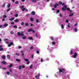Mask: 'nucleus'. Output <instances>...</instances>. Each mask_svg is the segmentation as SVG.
Segmentation results:
<instances>
[{
    "label": "nucleus",
    "instance_id": "nucleus-1",
    "mask_svg": "<svg viewBox=\"0 0 79 79\" xmlns=\"http://www.w3.org/2000/svg\"><path fill=\"white\" fill-rule=\"evenodd\" d=\"M66 9L68 11H70V9L69 8H67V6L64 5V7H63L62 8V11H66Z\"/></svg>",
    "mask_w": 79,
    "mask_h": 79
},
{
    "label": "nucleus",
    "instance_id": "nucleus-2",
    "mask_svg": "<svg viewBox=\"0 0 79 79\" xmlns=\"http://www.w3.org/2000/svg\"><path fill=\"white\" fill-rule=\"evenodd\" d=\"M59 69V74H60L61 73H65V70L64 69Z\"/></svg>",
    "mask_w": 79,
    "mask_h": 79
},
{
    "label": "nucleus",
    "instance_id": "nucleus-3",
    "mask_svg": "<svg viewBox=\"0 0 79 79\" xmlns=\"http://www.w3.org/2000/svg\"><path fill=\"white\" fill-rule=\"evenodd\" d=\"M24 61H27V64H29V63H30V62L29 61V60L27 59H24Z\"/></svg>",
    "mask_w": 79,
    "mask_h": 79
},
{
    "label": "nucleus",
    "instance_id": "nucleus-4",
    "mask_svg": "<svg viewBox=\"0 0 79 79\" xmlns=\"http://www.w3.org/2000/svg\"><path fill=\"white\" fill-rule=\"evenodd\" d=\"M77 53L76 52H75L74 53V55L73 56V57L74 58H76L77 57Z\"/></svg>",
    "mask_w": 79,
    "mask_h": 79
},
{
    "label": "nucleus",
    "instance_id": "nucleus-5",
    "mask_svg": "<svg viewBox=\"0 0 79 79\" xmlns=\"http://www.w3.org/2000/svg\"><path fill=\"white\" fill-rule=\"evenodd\" d=\"M18 34L19 36H20V35H21L22 36H24V34H23V33H21L20 32H18Z\"/></svg>",
    "mask_w": 79,
    "mask_h": 79
},
{
    "label": "nucleus",
    "instance_id": "nucleus-6",
    "mask_svg": "<svg viewBox=\"0 0 79 79\" xmlns=\"http://www.w3.org/2000/svg\"><path fill=\"white\" fill-rule=\"evenodd\" d=\"M12 66H13V64H10V65L7 66V68L9 69H11V67H12Z\"/></svg>",
    "mask_w": 79,
    "mask_h": 79
},
{
    "label": "nucleus",
    "instance_id": "nucleus-7",
    "mask_svg": "<svg viewBox=\"0 0 79 79\" xmlns=\"http://www.w3.org/2000/svg\"><path fill=\"white\" fill-rule=\"evenodd\" d=\"M13 42H10L9 44L8 45V47H11V45H13Z\"/></svg>",
    "mask_w": 79,
    "mask_h": 79
},
{
    "label": "nucleus",
    "instance_id": "nucleus-8",
    "mask_svg": "<svg viewBox=\"0 0 79 79\" xmlns=\"http://www.w3.org/2000/svg\"><path fill=\"white\" fill-rule=\"evenodd\" d=\"M31 15L33 16H34V15H35V12L34 11H32L31 12Z\"/></svg>",
    "mask_w": 79,
    "mask_h": 79
},
{
    "label": "nucleus",
    "instance_id": "nucleus-9",
    "mask_svg": "<svg viewBox=\"0 0 79 79\" xmlns=\"http://www.w3.org/2000/svg\"><path fill=\"white\" fill-rule=\"evenodd\" d=\"M58 5H59V4H55L54 6V8H56V6H58Z\"/></svg>",
    "mask_w": 79,
    "mask_h": 79
},
{
    "label": "nucleus",
    "instance_id": "nucleus-10",
    "mask_svg": "<svg viewBox=\"0 0 79 79\" xmlns=\"http://www.w3.org/2000/svg\"><path fill=\"white\" fill-rule=\"evenodd\" d=\"M18 21H19V20L17 19L14 20V22H15V23H17V22H18Z\"/></svg>",
    "mask_w": 79,
    "mask_h": 79
},
{
    "label": "nucleus",
    "instance_id": "nucleus-11",
    "mask_svg": "<svg viewBox=\"0 0 79 79\" xmlns=\"http://www.w3.org/2000/svg\"><path fill=\"white\" fill-rule=\"evenodd\" d=\"M8 24L7 23H6V24H4L3 26L4 27H7V26H8Z\"/></svg>",
    "mask_w": 79,
    "mask_h": 79
},
{
    "label": "nucleus",
    "instance_id": "nucleus-12",
    "mask_svg": "<svg viewBox=\"0 0 79 79\" xmlns=\"http://www.w3.org/2000/svg\"><path fill=\"white\" fill-rule=\"evenodd\" d=\"M15 19V18H12L11 19H9V21H13Z\"/></svg>",
    "mask_w": 79,
    "mask_h": 79
},
{
    "label": "nucleus",
    "instance_id": "nucleus-13",
    "mask_svg": "<svg viewBox=\"0 0 79 79\" xmlns=\"http://www.w3.org/2000/svg\"><path fill=\"white\" fill-rule=\"evenodd\" d=\"M1 63H2V64H6V63L5 62V61H3L2 62H1Z\"/></svg>",
    "mask_w": 79,
    "mask_h": 79
},
{
    "label": "nucleus",
    "instance_id": "nucleus-14",
    "mask_svg": "<svg viewBox=\"0 0 79 79\" xmlns=\"http://www.w3.org/2000/svg\"><path fill=\"white\" fill-rule=\"evenodd\" d=\"M22 39H26V37L25 36H24L22 37Z\"/></svg>",
    "mask_w": 79,
    "mask_h": 79
},
{
    "label": "nucleus",
    "instance_id": "nucleus-15",
    "mask_svg": "<svg viewBox=\"0 0 79 79\" xmlns=\"http://www.w3.org/2000/svg\"><path fill=\"white\" fill-rule=\"evenodd\" d=\"M7 59H10V55H7Z\"/></svg>",
    "mask_w": 79,
    "mask_h": 79
},
{
    "label": "nucleus",
    "instance_id": "nucleus-16",
    "mask_svg": "<svg viewBox=\"0 0 79 79\" xmlns=\"http://www.w3.org/2000/svg\"><path fill=\"white\" fill-rule=\"evenodd\" d=\"M2 59H3V60H4V59H5V56L3 55L2 57Z\"/></svg>",
    "mask_w": 79,
    "mask_h": 79
},
{
    "label": "nucleus",
    "instance_id": "nucleus-17",
    "mask_svg": "<svg viewBox=\"0 0 79 79\" xmlns=\"http://www.w3.org/2000/svg\"><path fill=\"white\" fill-rule=\"evenodd\" d=\"M73 54V51L71 50V52L70 53V55H72Z\"/></svg>",
    "mask_w": 79,
    "mask_h": 79
},
{
    "label": "nucleus",
    "instance_id": "nucleus-18",
    "mask_svg": "<svg viewBox=\"0 0 79 79\" xmlns=\"http://www.w3.org/2000/svg\"><path fill=\"white\" fill-rule=\"evenodd\" d=\"M11 6V3H9L8 4V8H9Z\"/></svg>",
    "mask_w": 79,
    "mask_h": 79
},
{
    "label": "nucleus",
    "instance_id": "nucleus-19",
    "mask_svg": "<svg viewBox=\"0 0 79 79\" xmlns=\"http://www.w3.org/2000/svg\"><path fill=\"white\" fill-rule=\"evenodd\" d=\"M74 31L75 32H77V28H75L74 29Z\"/></svg>",
    "mask_w": 79,
    "mask_h": 79
},
{
    "label": "nucleus",
    "instance_id": "nucleus-20",
    "mask_svg": "<svg viewBox=\"0 0 79 79\" xmlns=\"http://www.w3.org/2000/svg\"><path fill=\"white\" fill-rule=\"evenodd\" d=\"M61 27L62 29H64V26L62 24L61 25Z\"/></svg>",
    "mask_w": 79,
    "mask_h": 79
},
{
    "label": "nucleus",
    "instance_id": "nucleus-21",
    "mask_svg": "<svg viewBox=\"0 0 79 79\" xmlns=\"http://www.w3.org/2000/svg\"><path fill=\"white\" fill-rule=\"evenodd\" d=\"M25 25L26 26H29V23H25Z\"/></svg>",
    "mask_w": 79,
    "mask_h": 79
},
{
    "label": "nucleus",
    "instance_id": "nucleus-22",
    "mask_svg": "<svg viewBox=\"0 0 79 79\" xmlns=\"http://www.w3.org/2000/svg\"><path fill=\"white\" fill-rule=\"evenodd\" d=\"M22 67V66H19V70H21V69Z\"/></svg>",
    "mask_w": 79,
    "mask_h": 79
},
{
    "label": "nucleus",
    "instance_id": "nucleus-23",
    "mask_svg": "<svg viewBox=\"0 0 79 79\" xmlns=\"http://www.w3.org/2000/svg\"><path fill=\"white\" fill-rule=\"evenodd\" d=\"M28 39L29 40H33V38L32 37H30L28 38Z\"/></svg>",
    "mask_w": 79,
    "mask_h": 79
},
{
    "label": "nucleus",
    "instance_id": "nucleus-24",
    "mask_svg": "<svg viewBox=\"0 0 79 79\" xmlns=\"http://www.w3.org/2000/svg\"><path fill=\"white\" fill-rule=\"evenodd\" d=\"M21 53H22V56H24V53L23 52V51H22L21 52Z\"/></svg>",
    "mask_w": 79,
    "mask_h": 79
},
{
    "label": "nucleus",
    "instance_id": "nucleus-25",
    "mask_svg": "<svg viewBox=\"0 0 79 79\" xmlns=\"http://www.w3.org/2000/svg\"><path fill=\"white\" fill-rule=\"evenodd\" d=\"M3 17L4 18H7V17L6 15H3Z\"/></svg>",
    "mask_w": 79,
    "mask_h": 79
},
{
    "label": "nucleus",
    "instance_id": "nucleus-26",
    "mask_svg": "<svg viewBox=\"0 0 79 79\" xmlns=\"http://www.w3.org/2000/svg\"><path fill=\"white\" fill-rule=\"evenodd\" d=\"M32 29H29L28 30V32H31V31H32Z\"/></svg>",
    "mask_w": 79,
    "mask_h": 79
},
{
    "label": "nucleus",
    "instance_id": "nucleus-27",
    "mask_svg": "<svg viewBox=\"0 0 79 79\" xmlns=\"http://www.w3.org/2000/svg\"><path fill=\"white\" fill-rule=\"evenodd\" d=\"M32 2H34V3H35V2H37L36 0H32Z\"/></svg>",
    "mask_w": 79,
    "mask_h": 79
},
{
    "label": "nucleus",
    "instance_id": "nucleus-28",
    "mask_svg": "<svg viewBox=\"0 0 79 79\" xmlns=\"http://www.w3.org/2000/svg\"><path fill=\"white\" fill-rule=\"evenodd\" d=\"M73 16V13H71L69 15V16Z\"/></svg>",
    "mask_w": 79,
    "mask_h": 79
},
{
    "label": "nucleus",
    "instance_id": "nucleus-29",
    "mask_svg": "<svg viewBox=\"0 0 79 79\" xmlns=\"http://www.w3.org/2000/svg\"><path fill=\"white\" fill-rule=\"evenodd\" d=\"M33 18H30V21L31 22H32L33 21Z\"/></svg>",
    "mask_w": 79,
    "mask_h": 79
},
{
    "label": "nucleus",
    "instance_id": "nucleus-30",
    "mask_svg": "<svg viewBox=\"0 0 79 79\" xmlns=\"http://www.w3.org/2000/svg\"><path fill=\"white\" fill-rule=\"evenodd\" d=\"M60 13V10H57L56 12V14H57V13Z\"/></svg>",
    "mask_w": 79,
    "mask_h": 79
},
{
    "label": "nucleus",
    "instance_id": "nucleus-31",
    "mask_svg": "<svg viewBox=\"0 0 79 79\" xmlns=\"http://www.w3.org/2000/svg\"><path fill=\"white\" fill-rule=\"evenodd\" d=\"M6 74H7V75H9V74H10V72H9L8 71H7L6 72Z\"/></svg>",
    "mask_w": 79,
    "mask_h": 79
},
{
    "label": "nucleus",
    "instance_id": "nucleus-32",
    "mask_svg": "<svg viewBox=\"0 0 79 79\" xmlns=\"http://www.w3.org/2000/svg\"><path fill=\"white\" fill-rule=\"evenodd\" d=\"M10 34H14V31H10Z\"/></svg>",
    "mask_w": 79,
    "mask_h": 79
},
{
    "label": "nucleus",
    "instance_id": "nucleus-33",
    "mask_svg": "<svg viewBox=\"0 0 79 79\" xmlns=\"http://www.w3.org/2000/svg\"><path fill=\"white\" fill-rule=\"evenodd\" d=\"M2 7H5V3H4V4H3V5H2Z\"/></svg>",
    "mask_w": 79,
    "mask_h": 79
},
{
    "label": "nucleus",
    "instance_id": "nucleus-34",
    "mask_svg": "<svg viewBox=\"0 0 79 79\" xmlns=\"http://www.w3.org/2000/svg\"><path fill=\"white\" fill-rule=\"evenodd\" d=\"M59 5H62V2H61V1H60L59 2Z\"/></svg>",
    "mask_w": 79,
    "mask_h": 79
},
{
    "label": "nucleus",
    "instance_id": "nucleus-35",
    "mask_svg": "<svg viewBox=\"0 0 79 79\" xmlns=\"http://www.w3.org/2000/svg\"><path fill=\"white\" fill-rule=\"evenodd\" d=\"M15 17H18V14H16L15 15Z\"/></svg>",
    "mask_w": 79,
    "mask_h": 79
},
{
    "label": "nucleus",
    "instance_id": "nucleus-36",
    "mask_svg": "<svg viewBox=\"0 0 79 79\" xmlns=\"http://www.w3.org/2000/svg\"><path fill=\"white\" fill-rule=\"evenodd\" d=\"M24 5H23L22 6H21V7H20V8L21 9H23V8H24Z\"/></svg>",
    "mask_w": 79,
    "mask_h": 79
},
{
    "label": "nucleus",
    "instance_id": "nucleus-37",
    "mask_svg": "<svg viewBox=\"0 0 79 79\" xmlns=\"http://www.w3.org/2000/svg\"><path fill=\"white\" fill-rule=\"evenodd\" d=\"M9 71L10 73H12V69H10V70H9Z\"/></svg>",
    "mask_w": 79,
    "mask_h": 79
},
{
    "label": "nucleus",
    "instance_id": "nucleus-38",
    "mask_svg": "<svg viewBox=\"0 0 79 79\" xmlns=\"http://www.w3.org/2000/svg\"><path fill=\"white\" fill-rule=\"evenodd\" d=\"M10 10H11V9H10V8H8L7 10H6V11L7 12H8V11H9Z\"/></svg>",
    "mask_w": 79,
    "mask_h": 79
},
{
    "label": "nucleus",
    "instance_id": "nucleus-39",
    "mask_svg": "<svg viewBox=\"0 0 79 79\" xmlns=\"http://www.w3.org/2000/svg\"><path fill=\"white\" fill-rule=\"evenodd\" d=\"M16 61H18V62H19L20 61V60L18 59H17L16 60Z\"/></svg>",
    "mask_w": 79,
    "mask_h": 79
},
{
    "label": "nucleus",
    "instance_id": "nucleus-40",
    "mask_svg": "<svg viewBox=\"0 0 79 79\" xmlns=\"http://www.w3.org/2000/svg\"><path fill=\"white\" fill-rule=\"evenodd\" d=\"M14 28H15V29H17V28H18V27H17V26H14Z\"/></svg>",
    "mask_w": 79,
    "mask_h": 79
},
{
    "label": "nucleus",
    "instance_id": "nucleus-41",
    "mask_svg": "<svg viewBox=\"0 0 79 79\" xmlns=\"http://www.w3.org/2000/svg\"><path fill=\"white\" fill-rule=\"evenodd\" d=\"M32 68V65L31 64L30 66V69H31Z\"/></svg>",
    "mask_w": 79,
    "mask_h": 79
},
{
    "label": "nucleus",
    "instance_id": "nucleus-42",
    "mask_svg": "<svg viewBox=\"0 0 79 79\" xmlns=\"http://www.w3.org/2000/svg\"><path fill=\"white\" fill-rule=\"evenodd\" d=\"M3 48H0V51H3Z\"/></svg>",
    "mask_w": 79,
    "mask_h": 79
},
{
    "label": "nucleus",
    "instance_id": "nucleus-43",
    "mask_svg": "<svg viewBox=\"0 0 79 79\" xmlns=\"http://www.w3.org/2000/svg\"><path fill=\"white\" fill-rule=\"evenodd\" d=\"M36 22V23H39V20H38V19H37Z\"/></svg>",
    "mask_w": 79,
    "mask_h": 79
},
{
    "label": "nucleus",
    "instance_id": "nucleus-44",
    "mask_svg": "<svg viewBox=\"0 0 79 79\" xmlns=\"http://www.w3.org/2000/svg\"><path fill=\"white\" fill-rule=\"evenodd\" d=\"M19 3L18 1H16L15 2V4H18Z\"/></svg>",
    "mask_w": 79,
    "mask_h": 79
},
{
    "label": "nucleus",
    "instance_id": "nucleus-45",
    "mask_svg": "<svg viewBox=\"0 0 79 79\" xmlns=\"http://www.w3.org/2000/svg\"><path fill=\"white\" fill-rule=\"evenodd\" d=\"M24 24V22H22L21 23V25H22V26H23V25Z\"/></svg>",
    "mask_w": 79,
    "mask_h": 79
},
{
    "label": "nucleus",
    "instance_id": "nucleus-46",
    "mask_svg": "<svg viewBox=\"0 0 79 79\" xmlns=\"http://www.w3.org/2000/svg\"><path fill=\"white\" fill-rule=\"evenodd\" d=\"M52 44H53V45H55V42H52Z\"/></svg>",
    "mask_w": 79,
    "mask_h": 79
},
{
    "label": "nucleus",
    "instance_id": "nucleus-47",
    "mask_svg": "<svg viewBox=\"0 0 79 79\" xmlns=\"http://www.w3.org/2000/svg\"><path fill=\"white\" fill-rule=\"evenodd\" d=\"M34 58V55H32L31 56V58H32V59H33Z\"/></svg>",
    "mask_w": 79,
    "mask_h": 79
},
{
    "label": "nucleus",
    "instance_id": "nucleus-48",
    "mask_svg": "<svg viewBox=\"0 0 79 79\" xmlns=\"http://www.w3.org/2000/svg\"><path fill=\"white\" fill-rule=\"evenodd\" d=\"M51 39L52 40H53L54 38H53V37H51Z\"/></svg>",
    "mask_w": 79,
    "mask_h": 79
},
{
    "label": "nucleus",
    "instance_id": "nucleus-49",
    "mask_svg": "<svg viewBox=\"0 0 79 79\" xmlns=\"http://www.w3.org/2000/svg\"><path fill=\"white\" fill-rule=\"evenodd\" d=\"M25 10H26V8H24L23 9H22V11H24Z\"/></svg>",
    "mask_w": 79,
    "mask_h": 79
},
{
    "label": "nucleus",
    "instance_id": "nucleus-50",
    "mask_svg": "<svg viewBox=\"0 0 79 79\" xmlns=\"http://www.w3.org/2000/svg\"><path fill=\"white\" fill-rule=\"evenodd\" d=\"M22 48V47L21 46H19L18 47V48L19 49H20V48Z\"/></svg>",
    "mask_w": 79,
    "mask_h": 79
},
{
    "label": "nucleus",
    "instance_id": "nucleus-51",
    "mask_svg": "<svg viewBox=\"0 0 79 79\" xmlns=\"http://www.w3.org/2000/svg\"><path fill=\"white\" fill-rule=\"evenodd\" d=\"M34 48L32 46L30 48V49L31 50H32V49H33Z\"/></svg>",
    "mask_w": 79,
    "mask_h": 79
},
{
    "label": "nucleus",
    "instance_id": "nucleus-52",
    "mask_svg": "<svg viewBox=\"0 0 79 79\" xmlns=\"http://www.w3.org/2000/svg\"><path fill=\"white\" fill-rule=\"evenodd\" d=\"M60 18H61L62 17V15H61V14H60Z\"/></svg>",
    "mask_w": 79,
    "mask_h": 79
},
{
    "label": "nucleus",
    "instance_id": "nucleus-53",
    "mask_svg": "<svg viewBox=\"0 0 79 79\" xmlns=\"http://www.w3.org/2000/svg\"><path fill=\"white\" fill-rule=\"evenodd\" d=\"M66 23H68L69 22V20H66Z\"/></svg>",
    "mask_w": 79,
    "mask_h": 79
},
{
    "label": "nucleus",
    "instance_id": "nucleus-54",
    "mask_svg": "<svg viewBox=\"0 0 79 79\" xmlns=\"http://www.w3.org/2000/svg\"><path fill=\"white\" fill-rule=\"evenodd\" d=\"M32 32L33 33H35V31L34 30L32 31Z\"/></svg>",
    "mask_w": 79,
    "mask_h": 79
},
{
    "label": "nucleus",
    "instance_id": "nucleus-55",
    "mask_svg": "<svg viewBox=\"0 0 79 79\" xmlns=\"http://www.w3.org/2000/svg\"><path fill=\"white\" fill-rule=\"evenodd\" d=\"M36 53H38V54L39 53V51L38 50L37 51Z\"/></svg>",
    "mask_w": 79,
    "mask_h": 79
},
{
    "label": "nucleus",
    "instance_id": "nucleus-56",
    "mask_svg": "<svg viewBox=\"0 0 79 79\" xmlns=\"http://www.w3.org/2000/svg\"><path fill=\"white\" fill-rule=\"evenodd\" d=\"M65 4L64 3H62V6H63Z\"/></svg>",
    "mask_w": 79,
    "mask_h": 79
},
{
    "label": "nucleus",
    "instance_id": "nucleus-57",
    "mask_svg": "<svg viewBox=\"0 0 79 79\" xmlns=\"http://www.w3.org/2000/svg\"><path fill=\"white\" fill-rule=\"evenodd\" d=\"M2 69H4V70H5L6 69V68H2Z\"/></svg>",
    "mask_w": 79,
    "mask_h": 79
},
{
    "label": "nucleus",
    "instance_id": "nucleus-58",
    "mask_svg": "<svg viewBox=\"0 0 79 79\" xmlns=\"http://www.w3.org/2000/svg\"><path fill=\"white\" fill-rule=\"evenodd\" d=\"M6 44H9V42H8V41H6V42H5Z\"/></svg>",
    "mask_w": 79,
    "mask_h": 79
},
{
    "label": "nucleus",
    "instance_id": "nucleus-59",
    "mask_svg": "<svg viewBox=\"0 0 79 79\" xmlns=\"http://www.w3.org/2000/svg\"><path fill=\"white\" fill-rule=\"evenodd\" d=\"M29 15H29V14H27V16H29Z\"/></svg>",
    "mask_w": 79,
    "mask_h": 79
},
{
    "label": "nucleus",
    "instance_id": "nucleus-60",
    "mask_svg": "<svg viewBox=\"0 0 79 79\" xmlns=\"http://www.w3.org/2000/svg\"><path fill=\"white\" fill-rule=\"evenodd\" d=\"M35 77L37 79H38V76L37 75H36L35 76Z\"/></svg>",
    "mask_w": 79,
    "mask_h": 79
},
{
    "label": "nucleus",
    "instance_id": "nucleus-61",
    "mask_svg": "<svg viewBox=\"0 0 79 79\" xmlns=\"http://www.w3.org/2000/svg\"><path fill=\"white\" fill-rule=\"evenodd\" d=\"M2 45H0V48H2Z\"/></svg>",
    "mask_w": 79,
    "mask_h": 79
},
{
    "label": "nucleus",
    "instance_id": "nucleus-62",
    "mask_svg": "<svg viewBox=\"0 0 79 79\" xmlns=\"http://www.w3.org/2000/svg\"><path fill=\"white\" fill-rule=\"evenodd\" d=\"M41 62H42L43 61V59H41Z\"/></svg>",
    "mask_w": 79,
    "mask_h": 79
},
{
    "label": "nucleus",
    "instance_id": "nucleus-63",
    "mask_svg": "<svg viewBox=\"0 0 79 79\" xmlns=\"http://www.w3.org/2000/svg\"><path fill=\"white\" fill-rule=\"evenodd\" d=\"M14 22H12L11 23V24H14Z\"/></svg>",
    "mask_w": 79,
    "mask_h": 79
},
{
    "label": "nucleus",
    "instance_id": "nucleus-64",
    "mask_svg": "<svg viewBox=\"0 0 79 79\" xmlns=\"http://www.w3.org/2000/svg\"><path fill=\"white\" fill-rule=\"evenodd\" d=\"M22 68H25V66H24V65L22 66Z\"/></svg>",
    "mask_w": 79,
    "mask_h": 79
}]
</instances>
